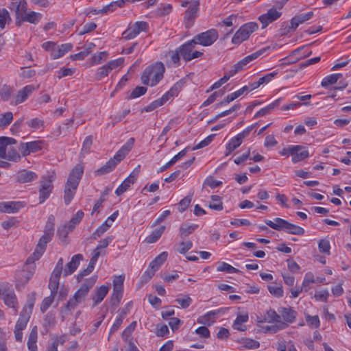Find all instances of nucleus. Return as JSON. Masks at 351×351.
Instances as JSON below:
<instances>
[{
    "label": "nucleus",
    "instance_id": "nucleus-1",
    "mask_svg": "<svg viewBox=\"0 0 351 351\" xmlns=\"http://www.w3.org/2000/svg\"><path fill=\"white\" fill-rule=\"evenodd\" d=\"M97 279V276H93L86 279L77 290L74 295L65 304L64 311H72L78 305L84 303L87 298L90 290L95 284Z\"/></svg>",
    "mask_w": 351,
    "mask_h": 351
},
{
    "label": "nucleus",
    "instance_id": "nucleus-2",
    "mask_svg": "<svg viewBox=\"0 0 351 351\" xmlns=\"http://www.w3.org/2000/svg\"><path fill=\"white\" fill-rule=\"evenodd\" d=\"M84 173V167L78 164L71 170L64 187V200L66 205L73 199L80 180Z\"/></svg>",
    "mask_w": 351,
    "mask_h": 351
},
{
    "label": "nucleus",
    "instance_id": "nucleus-3",
    "mask_svg": "<svg viewBox=\"0 0 351 351\" xmlns=\"http://www.w3.org/2000/svg\"><path fill=\"white\" fill-rule=\"evenodd\" d=\"M165 67L161 62L148 66L143 72L141 81L144 85L154 86L162 79Z\"/></svg>",
    "mask_w": 351,
    "mask_h": 351
},
{
    "label": "nucleus",
    "instance_id": "nucleus-4",
    "mask_svg": "<svg viewBox=\"0 0 351 351\" xmlns=\"http://www.w3.org/2000/svg\"><path fill=\"white\" fill-rule=\"evenodd\" d=\"M265 223L270 228L278 230L285 231L288 234L294 235H303L305 230L303 228L289 223L282 218L277 217L274 221L265 220Z\"/></svg>",
    "mask_w": 351,
    "mask_h": 351
},
{
    "label": "nucleus",
    "instance_id": "nucleus-5",
    "mask_svg": "<svg viewBox=\"0 0 351 351\" xmlns=\"http://www.w3.org/2000/svg\"><path fill=\"white\" fill-rule=\"evenodd\" d=\"M197 45L193 39L189 40L178 47L180 56L186 62L198 58L203 55V52L195 49Z\"/></svg>",
    "mask_w": 351,
    "mask_h": 351
},
{
    "label": "nucleus",
    "instance_id": "nucleus-6",
    "mask_svg": "<svg viewBox=\"0 0 351 351\" xmlns=\"http://www.w3.org/2000/svg\"><path fill=\"white\" fill-rule=\"evenodd\" d=\"M181 5L186 8L184 12V20L187 27H191L198 16V11L199 9V1L198 0L184 1L182 2Z\"/></svg>",
    "mask_w": 351,
    "mask_h": 351
},
{
    "label": "nucleus",
    "instance_id": "nucleus-7",
    "mask_svg": "<svg viewBox=\"0 0 351 351\" xmlns=\"http://www.w3.org/2000/svg\"><path fill=\"white\" fill-rule=\"evenodd\" d=\"M258 29L256 23L250 22L243 25L234 34L232 38L233 44L239 45L247 40L250 35Z\"/></svg>",
    "mask_w": 351,
    "mask_h": 351
},
{
    "label": "nucleus",
    "instance_id": "nucleus-8",
    "mask_svg": "<svg viewBox=\"0 0 351 351\" xmlns=\"http://www.w3.org/2000/svg\"><path fill=\"white\" fill-rule=\"evenodd\" d=\"M53 234L44 232V234L39 239L34 252L26 261V265L32 264L36 260H38L44 253L47 244L51 240Z\"/></svg>",
    "mask_w": 351,
    "mask_h": 351
},
{
    "label": "nucleus",
    "instance_id": "nucleus-9",
    "mask_svg": "<svg viewBox=\"0 0 351 351\" xmlns=\"http://www.w3.org/2000/svg\"><path fill=\"white\" fill-rule=\"evenodd\" d=\"M149 25L145 21H137L130 24L128 27L123 32V38L125 40H131L136 37L141 32H147Z\"/></svg>",
    "mask_w": 351,
    "mask_h": 351
},
{
    "label": "nucleus",
    "instance_id": "nucleus-10",
    "mask_svg": "<svg viewBox=\"0 0 351 351\" xmlns=\"http://www.w3.org/2000/svg\"><path fill=\"white\" fill-rule=\"evenodd\" d=\"M168 254L167 252H163L158 255L150 263L149 268L145 271L143 275V278L147 281L150 280L152 276L155 274L156 271H158L160 267L167 260Z\"/></svg>",
    "mask_w": 351,
    "mask_h": 351
},
{
    "label": "nucleus",
    "instance_id": "nucleus-11",
    "mask_svg": "<svg viewBox=\"0 0 351 351\" xmlns=\"http://www.w3.org/2000/svg\"><path fill=\"white\" fill-rule=\"evenodd\" d=\"M254 125H251L245 129L242 132L238 134L236 136L232 138L226 146V152L225 156H228L242 143L243 139L247 136L253 129Z\"/></svg>",
    "mask_w": 351,
    "mask_h": 351
},
{
    "label": "nucleus",
    "instance_id": "nucleus-12",
    "mask_svg": "<svg viewBox=\"0 0 351 351\" xmlns=\"http://www.w3.org/2000/svg\"><path fill=\"white\" fill-rule=\"evenodd\" d=\"M218 38V32L216 29H210L204 32H202L193 38L196 44L203 46H210L214 43Z\"/></svg>",
    "mask_w": 351,
    "mask_h": 351
},
{
    "label": "nucleus",
    "instance_id": "nucleus-13",
    "mask_svg": "<svg viewBox=\"0 0 351 351\" xmlns=\"http://www.w3.org/2000/svg\"><path fill=\"white\" fill-rule=\"evenodd\" d=\"M123 58H119L116 60H113L108 62L107 64L99 67L95 73V79L97 80H101L102 78L108 75V74L114 69L119 66L123 64Z\"/></svg>",
    "mask_w": 351,
    "mask_h": 351
},
{
    "label": "nucleus",
    "instance_id": "nucleus-14",
    "mask_svg": "<svg viewBox=\"0 0 351 351\" xmlns=\"http://www.w3.org/2000/svg\"><path fill=\"white\" fill-rule=\"evenodd\" d=\"M63 260L62 258L58 261L49 280V289L52 295H56L59 287V280L62 271Z\"/></svg>",
    "mask_w": 351,
    "mask_h": 351
},
{
    "label": "nucleus",
    "instance_id": "nucleus-15",
    "mask_svg": "<svg viewBox=\"0 0 351 351\" xmlns=\"http://www.w3.org/2000/svg\"><path fill=\"white\" fill-rule=\"evenodd\" d=\"M1 298L4 304L9 308H13L15 313L18 312L19 303L14 291L11 287H3Z\"/></svg>",
    "mask_w": 351,
    "mask_h": 351
},
{
    "label": "nucleus",
    "instance_id": "nucleus-16",
    "mask_svg": "<svg viewBox=\"0 0 351 351\" xmlns=\"http://www.w3.org/2000/svg\"><path fill=\"white\" fill-rule=\"evenodd\" d=\"M289 153L292 156V162L297 163L309 156L308 150L301 145L289 146Z\"/></svg>",
    "mask_w": 351,
    "mask_h": 351
},
{
    "label": "nucleus",
    "instance_id": "nucleus-17",
    "mask_svg": "<svg viewBox=\"0 0 351 351\" xmlns=\"http://www.w3.org/2000/svg\"><path fill=\"white\" fill-rule=\"evenodd\" d=\"M281 14V12L278 11L276 8H270L267 13L263 14L258 17V19L262 24V28L264 29L267 27L269 23L280 18Z\"/></svg>",
    "mask_w": 351,
    "mask_h": 351
},
{
    "label": "nucleus",
    "instance_id": "nucleus-18",
    "mask_svg": "<svg viewBox=\"0 0 351 351\" xmlns=\"http://www.w3.org/2000/svg\"><path fill=\"white\" fill-rule=\"evenodd\" d=\"M42 149V142L35 141L28 143H21L19 147L23 156H27L30 153L36 152Z\"/></svg>",
    "mask_w": 351,
    "mask_h": 351
},
{
    "label": "nucleus",
    "instance_id": "nucleus-19",
    "mask_svg": "<svg viewBox=\"0 0 351 351\" xmlns=\"http://www.w3.org/2000/svg\"><path fill=\"white\" fill-rule=\"evenodd\" d=\"M223 312L224 311L222 308L210 311L206 314L199 317L197 322L199 324L209 326L215 323L218 315H219L221 313H223Z\"/></svg>",
    "mask_w": 351,
    "mask_h": 351
},
{
    "label": "nucleus",
    "instance_id": "nucleus-20",
    "mask_svg": "<svg viewBox=\"0 0 351 351\" xmlns=\"http://www.w3.org/2000/svg\"><path fill=\"white\" fill-rule=\"evenodd\" d=\"M124 278L123 276H115L113 280L112 298L115 300L117 303L121 301L123 296Z\"/></svg>",
    "mask_w": 351,
    "mask_h": 351
},
{
    "label": "nucleus",
    "instance_id": "nucleus-21",
    "mask_svg": "<svg viewBox=\"0 0 351 351\" xmlns=\"http://www.w3.org/2000/svg\"><path fill=\"white\" fill-rule=\"evenodd\" d=\"M27 3L25 1H21L19 3L12 2L10 6V9L14 8L16 14V25L17 26L21 25V19L24 17L27 11Z\"/></svg>",
    "mask_w": 351,
    "mask_h": 351
},
{
    "label": "nucleus",
    "instance_id": "nucleus-22",
    "mask_svg": "<svg viewBox=\"0 0 351 351\" xmlns=\"http://www.w3.org/2000/svg\"><path fill=\"white\" fill-rule=\"evenodd\" d=\"M184 85V82L182 80H180L177 82L173 86L170 88L169 91L165 93L160 98L158 99L160 104L162 106L165 104L169 99L176 97L178 95L180 91L181 90L182 86Z\"/></svg>",
    "mask_w": 351,
    "mask_h": 351
},
{
    "label": "nucleus",
    "instance_id": "nucleus-23",
    "mask_svg": "<svg viewBox=\"0 0 351 351\" xmlns=\"http://www.w3.org/2000/svg\"><path fill=\"white\" fill-rule=\"evenodd\" d=\"M35 90L36 88L34 85H27L19 90L14 97V105L24 102Z\"/></svg>",
    "mask_w": 351,
    "mask_h": 351
},
{
    "label": "nucleus",
    "instance_id": "nucleus-24",
    "mask_svg": "<svg viewBox=\"0 0 351 351\" xmlns=\"http://www.w3.org/2000/svg\"><path fill=\"white\" fill-rule=\"evenodd\" d=\"M109 291V287L106 285H102L99 287H97L94 293L92 295L91 299L93 300V306H97L104 298L106 296Z\"/></svg>",
    "mask_w": 351,
    "mask_h": 351
},
{
    "label": "nucleus",
    "instance_id": "nucleus-25",
    "mask_svg": "<svg viewBox=\"0 0 351 351\" xmlns=\"http://www.w3.org/2000/svg\"><path fill=\"white\" fill-rule=\"evenodd\" d=\"M134 143V139L130 138L128 142L116 153L112 160H114L117 162V165L121 162L125 156V155L132 148Z\"/></svg>",
    "mask_w": 351,
    "mask_h": 351
},
{
    "label": "nucleus",
    "instance_id": "nucleus-26",
    "mask_svg": "<svg viewBox=\"0 0 351 351\" xmlns=\"http://www.w3.org/2000/svg\"><path fill=\"white\" fill-rule=\"evenodd\" d=\"M23 207L21 202H0V211L3 213H16Z\"/></svg>",
    "mask_w": 351,
    "mask_h": 351
},
{
    "label": "nucleus",
    "instance_id": "nucleus-27",
    "mask_svg": "<svg viewBox=\"0 0 351 351\" xmlns=\"http://www.w3.org/2000/svg\"><path fill=\"white\" fill-rule=\"evenodd\" d=\"M83 259V256L80 254L74 255L71 261L66 265L64 269V275L68 276L72 274L78 267L80 261Z\"/></svg>",
    "mask_w": 351,
    "mask_h": 351
},
{
    "label": "nucleus",
    "instance_id": "nucleus-28",
    "mask_svg": "<svg viewBox=\"0 0 351 351\" xmlns=\"http://www.w3.org/2000/svg\"><path fill=\"white\" fill-rule=\"evenodd\" d=\"M314 16L313 12H308L307 13H303L298 14L293 17L291 20V28L295 30L300 24L305 23L306 21L312 19Z\"/></svg>",
    "mask_w": 351,
    "mask_h": 351
},
{
    "label": "nucleus",
    "instance_id": "nucleus-29",
    "mask_svg": "<svg viewBox=\"0 0 351 351\" xmlns=\"http://www.w3.org/2000/svg\"><path fill=\"white\" fill-rule=\"evenodd\" d=\"M37 178L38 176L34 172L26 169L19 171L16 175V180L20 183L29 182Z\"/></svg>",
    "mask_w": 351,
    "mask_h": 351
},
{
    "label": "nucleus",
    "instance_id": "nucleus-30",
    "mask_svg": "<svg viewBox=\"0 0 351 351\" xmlns=\"http://www.w3.org/2000/svg\"><path fill=\"white\" fill-rule=\"evenodd\" d=\"M53 185L50 180H44L41 182L40 189V203H43L47 199L51 193Z\"/></svg>",
    "mask_w": 351,
    "mask_h": 351
},
{
    "label": "nucleus",
    "instance_id": "nucleus-31",
    "mask_svg": "<svg viewBox=\"0 0 351 351\" xmlns=\"http://www.w3.org/2000/svg\"><path fill=\"white\" fill-rule=\"evenodd\" d=\"M72 48L73 45L71 43L62 44L60 46L56 45L54 51L51 53V56L52 59H58L70 51Z\"/></svg>",
    "mask_w": 351,
    "mask_h": 351
},
{
    "label": "nucleus",
    "instance_id": "nucleus-32",
    "mask_svg": "<svg viewBox=\"0 0 351 351\" xmlns=\"http://www.w3.org/2000/svg\"><path fill=\"white\" fill-rule=\"evenodd\" d=\"M37 339H38V328L37 326H34L31 332H29V335L28 336V340L27 343V348L29 351H37L38 350V346H37Z\"/></svg>",
    "mask_w": 351,
    "mask_h": 351
},
{
    "label": "nucleus",
    "instance_id": "nucleus-33",
    "mask_svg": "<svg viewBox=\"0 0 351 351\" xmlns=\"http://www.w3.org/2000/svg\"><path fill=\"white\" fill-rule=\"evenodd\" d=\"M16 143V141L10 137L1 136L0 137V158L6 157L5 153L10 145Z\"/></svg>",
    "mask_w": 351,
    "mask_h": 351
},
{
    "label": "nucleus",
    "instance_id": "nucleus-34",
    "mask_svg": "<svg viewBox=\"0 0 351 351\" xmlns=\"http://www.w3.org/2000/svg\"><path fill=\"white\" fill-rule=\"evenodd\" d=\"M135 182V176L133 175H130L119 186V187L115 191V193L117 195L119 196L122 195L124 192H125L131 186V184H134Z\"/></svg>",
    "mask_w": 351,
    "mask_h": 351
},
{
    "label": "nucleus",
    "instance_id": "nucleus-35",
    "mask_svg": "<svg viewBox=\"0 0 351 351\" xmlns=\"http://www.w3.org/2000/svg\"><path fill=\"white\" fill-rule=\"evenodd\" d=\"M125 0H118L112 1L108 5L104 6L101 10H99L97 13H104L112 12L115 10L117 8H122L125 5Z\"/></svg>",
    "mask_w": 351,
    "mask_h": 351
},
{
    "label": "nucleus",
    "instance_id": "nucleus-36",
    "mask_svg": "<svg viewBox=\"0 0 351 351\" xmlns=\"http://www.w3.org/2000/svg\"><path fill=\"white\" fill-rule=\"evenodd\" d=\"M165 230V226H161L158 228L156 229L148 237H146L145 242L147 243H154L156 242L160 238Z\"/></svg>",
    "mask_w": 351,
    "mask_h": 351
},
{
    "label": "nucleus",
    "instance_id": "nucleus-37",
    "mask_svg": "<svg viewBox=\"0 0 351 351\" xmlns=\"http://www.w3.org/2000/svg\"><path fill=\"white\" fill-rule=\"evenodd\" d=\"M117 166V162L114 160H109L104 166L98 169L95 173L101 176L112 171Z\"/></svg>",
    "mask_w": 351,
    "mask_h": 351
},
{
    "label": "nucleus",
    "instance_id": "nucleus-38",
    "mask_svg": "<svg viewBox=\"0 0 351 351\" xmlns=\"http://www.w3.org/2000/svg\"><path fill=\"white\" fill-rule=\"evenodd\" d=\"M6 157H3V159H6L12 162H19L21 160V156L16 149L10 145L5 153Z\"/></svg>",
    "mask_w": 351,
    "mask_h": 351
},
{
    "label": "nucleus",
    "instance_id": "nucleus-39",
    "mask_svg": "<svg viewBox=\"0 0 351 351\" xmlns=\"http://www.w3.org/2000/svg\"><path fill=\"white\" fill-rule=\"evenodd\" d=\"M297 313L289 308H284L281 311L282 317L289 323H293L296 317Z\"/></svg>",
    "mask_w": 351,
    "mask_h": 351
},
{
    "label": "nucleus",
    "instance_id": "nucleus-40",
    "mask_svg": "<svg viewBox=\"0 0 351 351\" xmlns=\"http://www.w3.org/2000/svg\"><path fill=\"white\" fill-rule=\"evenodd\" d=\"M341 77V73H335L325 77L322 81V86L323 87H328L329 85L335 84Z\"/></svg>",
    "mask_w": 351,
    "mask_h": 351
},
{
    "label": "nucleus",
    "instance_id": "nucleus-41",
    "mask_svg": "<svg viewBox=\"0 0 351 351\" xmlns=\"http://www.w3.org/2000/svg\"><path fill=\"white\" fill-rule=\"evenodd\" d=\"M280 99H278L276 101H274L273 103L269 104L267 106L261 109L259 111H258L255 117H259L265 116L267 114H269L271 110H274L276 107L278 106L280 104Z\"/></svg>",
    "mask_w": 351,
    "mask_h": 351
},
{
    "label": "nucleus",
    "instance_id": "nucleus-42",
    "mask_svg": "<svg viewBox=\"0 0 351 351\" xmlns=\"http://www.w3.org/2000/svg\"><path fill=\"white\" fill-rule=\"evenodd\" d=\"M248 319L249 317L247 313L237 315L236 319L234 322L233 328L241 331L245 330V328L242 327V324L247 322Z\"/></svg>",
    "mask_w": 351,
    "mask_h": 351
},
{
    "label": "nucleus",
    "instance_id": "nucleus-43",
    "mask_svg": "<svg viewBox=\"0 0 351 351\" xmlns=\"http://www.w3.org/2000/svg\"><path fill=\"white\" fill-rule=\"evenodd\" d=\"M41 19V14L35 12H31L26 13L21 19V23L24 21H28L29 23L36 24Z\"/></svg>",
    "mask_w": 351,
    "mask_h": 351
},
{
    "label": "nucleus",
    "instance_id": "nucleus-44",
    "mask_svg": "<svg viewBox=\"0 0 351 351\" xmlns=\"http://www.w3.org/2000/svg\"><path fill=\"white\" fill-rule=\"evenodd\" d=\"M84 217V213L82 210H78L74 217L69 221L67 226L69 230H73L75 226L79 223Z\"/></svg>",
    "mask_w": 351,
    "mask_h": 351
},
{
    "label": "nucleus",
    "instance_id": "nucleus-45",
    "mask_svg": "<svg viewBox=\"0 0 351 351\" xmlns=\"http://www.w3.org/2000/svg\"><path fill=\"white\" fill-rule=\"evenodd\" d=\"M217 270L218 271L226 272L228 274H234V273L240 272V271L238 269L232 267V265H230L225 262L219 263Z\"/></svg>",
    "mask_w": 351,
    "mask_h": 351
},
{
    "label": "nucleus",
    "instance_id": "nucleus-46",
    "mask_svg": "<svg viewBox=\"0 0 351 351\" xmlns=\"http://www.w3.org/2000/svg\"><path fill=\"white\" fill-rule=\"evenodd\" d=\"M13 120V114L11 112L0 114V127L5 128L8 126Z\"/></svg>",
    "mask_w": 351,
    "mask_h": 351
},
{
    "label": "nucleus",
    "instance_id": "nucleus-47",
    "mask_svg": "<svg viewBox=\"0 0 351 351\" xmlns=\"http://www.w3.org/2000/svg\"><path fill=\"white\" fill-rule=\"evenodd\" d=\"M167 57L169 58L168 64H172L174 65H178L180 62V53L178 51V48H177L175 51H169Z\"/></svg>",
    "mask_w": 351,
    "mask_h": 351
},
{
    "label": "nucleus",
    "instance_id": "nucleus-48",
    "mask_svg": "<svg viewBox=\"0 0 351 351\" xmlns=\"http://www.w3.org/2000/svg\"><path fill=\"white\" fill-rule=\"evenodd\" d=\"M29 318L30 317H28V315L20 314V317L15 325V329H17L18 330H24L27 326Z\"/></svg>",
    "mask_w": 351,
    "mask_h": 351
},
{
    "label": "nucleus",
    "instance_id": "nucleus-49",
    "mask_svg": "<svg viewBox=\"0 0 351 351\" xmlns=\"http://www.w3.org/2000/svg\"><path fill=\"white\" fill-rule=\"evenodd\" d=\"M176 302L179 304L182 308H186L192 303V299L189 295H180L176 298Z\"/></svg>",
    "mask_w": 351,
    "mask_h": 351
},
{
    "label": "nucleus",
    "instance_id": "nucleus-50",
    "mask_svg": "<svg viewBox=\"0 0 351 351\" xmlns=\"http://www.w3.org/2000/svg\"><path fill=\"white\" fill-rule=\"evenodd\" d=\"M110 226V223H107V222L103 223L93 234V239H97V238L101 237Z\"/></svg>",
    "mask_w": 351,
    "mask_h": 351
},
{
    "label": "nucleus",
    "instance_id": "nucleus-51",
    "mask_svg": "<svg viewBox=\"0 0 351 351\" xmlns=\"http://www.w3.org/2000/svg\"><path fill=\"white\" fill-rule=\"evenodd\" d=\"M12 88L11 86L4 84L0 88V96L3 101H8L11 96Z\"/></svg>",
    "mask_w": 351,
    "mask_h": 351
},
{
    "label": "nucleus",
    "instance_id": "nucleus-52",
    "mask_svg": "<svg viewBox=\"0 0 351 351\" xmlns=\"http://www.w3.org/2000/svg\"><path fill=\"white\" fill-rule=\"evenodd\" d=\"M197 225L182 226L180 228V237L184 239L192 234L197 228Z\"/></svg>",
    "mask_w": 351,
    "mask_h": 351
},
{
    "label": "nucleus",
    "instance_id": "nucleus-53",
    "mask_svg": "<svg viewBox=\"0 0 351 351\" xmlns=\"http://www.w3.org/2000/svg\"><path fill=\"white\" fill-rule=\"evenodd\" d=\"M211 199L213 202V203H210L208 207L210 209L215 210H221L223 209L222 202H221V198L218 195H212Z\"/></svg>",
    "mask_w": 351,
    "mask_h": 351
},
{
    "label": "nucleus",
    "instance_id": "nucleus-54",
    "mask_svg": "<svg viewBox=\"0 0 351 351\" xmlns=\"http://www.w3.org/2000/svg\"><path fill=\"white\" fill-rule=\"evenodd\" d=\"M268 290L271 294L276 297H282L283 295L282 287L280 285H271L268 286Z\"/></svg>",
    "mask_w": 351,
    "mask_h": 351
},
{
    "label": "nucleus",
    "instance_id": "nucleus-55",
    "mask_svg": "<svg viewBox=\"0 0 351 351\" xmlns=\"http://www.w3.org/2000/svg\"><path fill=\"white\" fill-rule=\"evenodd\" d=\"M318 247L321 253L330 254V245L328 239H321L318 243Z\"/></svg>",
    "mask_w": 351,
    "mask_h": 351
},
{
    "label": "nucleus",
    "instance_id": "nucleus-56",
    "mask_svg": "<svg viewBox=\"0 0 351 351\" xmlns=\"http://www.w3.org/2000/svg\"><path fill=\"white\" fill-rule=\"evenodd\" d=\"M56 295L50 294L49 296L46 297L43 299L40 304V311L42 313H45L49 307L51 305L53 302L54 298Z\"/></svg>",
    "mask_w": 351,
    "mask_h": 351
},
{
    "label": "nucleus",
    "instance_id": "nucleus-57",
    "mask_svg": "<svg viewBox=\"0 0 351 351\" xmlns=\"http://www.w3.org/2000/svg\"><path fill=\"white\" fill-rule=\"evenodd\" d=\"M108 53L106 51L99 52L98 54H95L92 57V62L93 65L99 64L102 61L106 60L108 58Z\"/></svg>",
    "mask_w": 351,
    "mask_h": 351
},
{
    "label": "nucleus",
    "instance_id": "nucleus-58",
    "mask_svg": "<svg viewBox=\"0 0 351 351\" xmlns=\"http://www.w3.org/2000/svg\"><path fill=\"white\" fill-rule=\"evenodd\" d=\"M192 247L193 243L191 241H182L176 250L178 253L184 254L191 249Z\"/></svg>",
    "mask_w": 351,
    "mask_h": 351
},
{
    "label": "nucleus",
    "instance_id": "nucleus-59",
    "mask_svg": "<svg viewBox=\"0 0 351 351\" xmlns=\"http://www.w3.org/2000/svg\"><path fill=\"white\" fill-rule=\"evenodd\" d=\"M34 302L35 300L34 298H31L27 300V304L23 307L22 312L21 314L28 315V317H30L32 310L34 306Z\"/></svg>",
    "mask_w": 351,
    "mask_h": 351
},
{
    "label": "nucleus",
    "instance_id": "nucleus-60",
    "mask_svg": "<svg viewBox=\"0 0 351 351\" xmlns=\"http://www.w3.org/2000/svg\"><path fill=\"white\" fill-rule=\"evenodd\" d=\"M248 62L245 58L240 60L239 62H238L233 66L232 69L230 71V75H235L237 72L242 70L244 68V66H246Z\"/></svg>",
    "mask_w": 351,
    "mask_h": 351
},
{
    "label": "nucleus",
    "instance_id": "nucleus-61",
    "mask_svg": "<svg viewBox=\"0 0 351 351\" xmlns=\"http://www.w3.org/2000/svg\"><path fill=\"white\" fill-rule=\"evenodd\" d=\"M269 49V47H263L258 51H256V52L245 57V58L246 59V60L247 61L248 63H250V62L256 60V58H258L259 56H261V55H263L265 52L267 51V50H268Z\"/></svg>",
    "mask_w": 351,
    "mask_h": 351
},
{
    "label": "nucleus",
    "instance_id": "nucleus-62",
    "mask_svg": "<svg viewBox=\"0 0 351 351\" xmlns=\"http://www.w3.org/2000/svg\"><path fill=\"white\" fill-rule=\"evenodd\" d=\"M27 125L34 130H38L43 127L44 121L38 118H34L27 121Z\"/></svg>",
    "mask_w": 351,
    "mask_h": 351
},
{
    "label": "nucleus",
    "instance_id": "nucleus-63",
    "mask_svg": "<svg viewBox=\"0 0 351 351\" xmlns=\"http://www.w3.org/2000/svg\"><path fill=\"white\" fill-rule=\"evenodd\" d=\"M147 88L144 86H137L132 90L130 95L129 96V99H134L142 96L145 94Z\"/></svg>",
    "mask_w": 351,
    "mask_h": 351
},
{
    "label": "nucleus",
    "instance_id": "nucleus-64",
    "mask_svg": "<svg viewBox=\"0 0 351 351\" xmlns=\"http://www.w3.org/2000/svg\"><path fill=\"white\" fill-rule=\"evenodd\" d=\"M75 72V69L73 68H62L56 71L57 76L59 79L72 75Z\"/></svg>",
    "mask_w": 351,
    "mask_h": 351
}]
</instances>
